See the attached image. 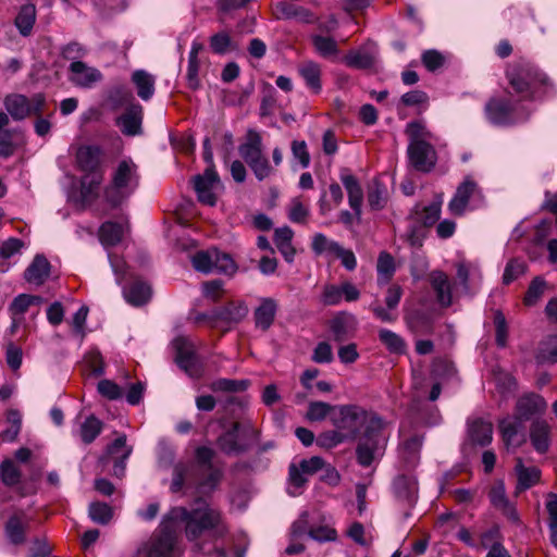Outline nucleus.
<instances>
[{"label": "nucleus", "instance_id": "nucleus-37", "mask_svg": "<svg viewBox=\"0 0 557 557\" xmlns=\"http://www.w3.org/2000/svg\"><path fill=\"white\" fill-rule=\"evenodd\" d=\"M102 181V172L86 173L82 177L81 195L84 201L91 202L97 199Z\"/></svg>", "mask_w": 557, "mask_h": 557}, {"label": "nucleus", "instance_id": "nucleus-4", "mask_svg": "<svg viewBox=\"0 0 557 557\" xmlns=\"http://www.w3.org/2000/svg\"><path fill=\"white\" fill-rule=\"evenodd\" d=\"M139 185L137 165L131 160H122L112 174L111 183L104 188V200L116 208L127 200Z\"/></svg>", "mask_w": 557, "mask_h": 557}, {"label": "nucleus", "instance_id": "nucleus-41", "mask_svg": "<svg viewBox=\"0 0 557 557\" xmlns=\"http://www.w3.org/2000/svg\"><path fill=\"white\" fill-rule=\"evenodd\" d=\"M368 203L372 210H381L387 202V188L377 178H374L368 189Z\"/></svg>", "mask_w": 557, "mask_h": 557}, {"label": "nucleus", "instance_id": "nucleus-22", "mask_svg": "<svg viewBox=\"0 0 557 557\" xmlns=\"http://www.w3.org/2000/svg\"><path fill=\"white\" fill-rule=\"evenodd\" d=\"M298 74L305 81L306 86L315 95L322 90V67L314 61H305L298 65Z\"/></svg>", "mask_w": 557, "mask_h": 557}, {"label": "nucleus", "instance_id": "nucleus-7", "mask_svg": "<svg viewBox=\"0 0 557 557\" xmlns=\"http://www.w3.org/2000/svg\"><path fill=\"white\" fill-rule=\"evenodd\" d=\"M193 267L202 273H224L232 275L236 272L237 265L233 258L216 248H210L196 252L191 257Z\"/></svg>", "mask_w": 557, "mask_h": 557}, {"label": "nucleus", "instance_id": "nucleus-48", "mask_svg": "<svg viewBox=\"0 0 557 557\" xmlns=\"http://www.w3.org/2000/svg\"><path fill=\"white\" fill-rule=\"evenodd\" d=\"M22 472L11 459H4L0 463V479L5 486H15L21 482Z\"/></svg>", "mask_w": 557, "mask_h": 557}, {"label": "nucleus", "instance_id": "nucleus-62", "mask_svg": "<svg viewBox=\"0 0 557 557\" xmlns=\"http://www.w3.org/2000/svg\"><path fill=\"white\" fill-rule=\"evenodd\" d=\"M248 166L251 169L258 181L265 180L273 172V168L271 166L268 158L263 153L259 156L257 159H255L251 162V164H248Z\"/></svg>", "mask_w": 557, "mask_h": 557}, {"label": "nucleus", "instance_id": "nucleus-29", "mask_svg": "<svg viewBox=\"0 0 557 557\" xmlns=\"http://www.w3.org/2000/svg\"><path fill=\"white\" fill-rule=\"evenodd\" d=\"M131 81L134 84L138 97L144 100H150L156 90V77L145 70H136L132 73Z\"/></svg>", "mask_w": 557, "mask_h": 557}, {"label": "nucleus", "instance_id": "nucleus-64", "mask_svg": "<svg viewBox=\"0 0 557 557\" xmlns=\"http://www.w3.org/2000/svg\"><path fill=\"white\" fill-rule=\"evenodd\" d=\"M345 440V435L335 429L321 433L318 436L317 444L323 448H332L343 443Z\"/></svg>", "mask_w": 557, "mask_h": 557}, {"label": "nucleus", "instance_id": "nucleus-56", "mask_svg": "<svg viewBox=\"0 0 557 557\" xmlns=\"http://www.w3.org/2000/svg\"><path fill=\"white\" fill-rule=\"evenodd\" d=\"M537 359L541 362H557V335H550L542 342Z\"/></svg>", "mask_w": 557, "mask_h": 557}, {"label": "nucleus", "instance_id": "nucleus-11", "mask_svg": "<svg viewBox=\"0 0 557 557\" xmlns=\"http://www.w3.org/2000/svg\"><path fill=\"white\" fill-rule=\"evenodd\" d=\"M193 182L198 200L201 203L214 206L216 203L214 190L220 186V178L214 166H208L203 174L196 175Z\"/></svg>", "mask_w": 557, "mask_h": 557}, {"label": "nucleus", "instance_id": "nucleus-13", "mask_svg": "<svg viewBox=\"0 0 557 557\" xmlns=\"http://www.w3.org/2000/svg\"><path fill=\"white\" fill-rule=\"evenodd\" d=\"M102 78L103 75L98 69L85 62H72L69 66V79L77 87L91 88Z\"/></svg>", "mask_w": 557, "mask_h": 557}, {"label": "nucleus", "instance_id": "nucleus-31", "mask_svg": "<svg viewBox=\"0 0 557 557\" xmlns=\"http://www.w3.org/2000/svg\"><path fill=\"white\" fill-rule=\"evenodd\" d=\"M330 329L336 342H343L350 337L356 330V318L349 313H341L332 321Z\"/></svg>", "mask_w": 557, "mask_h": 557}, {"label": "nucleus", "instance_id": "nucleus-3", "mask_svg": "<svg viewBox=\"0 0 557 557\" xmlns=\"http://www.w3.org/2000/svg\"><path fill=\"white\" fill-rule=\"evenodd\" d=\"M405 134L408 136L407 154L409 163L419 172H431L437 162L434 144L437 137L421 121L409 122Z\"/></svg>", "mask_w": 557, "mask_h": 557}, {"label": "nucleus", "instance_id": "nucleus-55", "mask_svg": "<svg viewBox=\"0 0 557 557\" xmlns=\"http://www.w3.org/2000/svg\"><path fill=\"white\" fill-rule=\"evenodd\" d=\"M380 341L393 354H403L406 349L405 341L395 332L383 329L379 332Z\"/></svg>", "mask_w": 557, "mask_h": 557}, {"label": "nucleus", "instance_id": "nucleus-17", "mask_svg": "<svg viewBox=\"0 0 557 557\" xmlns=\"http://www.w3.org/2000/svg\"><path fill=\"white\" fill-rule=\"evenodd\" d=\"M515 108L510 100L502 98L490 99L484 108L487 120L494 125H506L510 122Z\"/></svg>", "mask_w": 557, "mask_h": 557}, {"label": "nucleus", "instance_id": "nucleus-45", "mask_svg": "<svg viewBox=\"0 0 557 557\" xmlns=\"http://www.w3.org/2000/svg\"><path fill=\"white\" fill-rule=\"evenodd\" d=\"M103 428L102 422L94 414L87 417L79 428V437L84 444H91Z\"/></svg>", "mask_w": 557, "mask_h": 557}, {"label": "nucleus", "instance_id": "nucleus-49", "mask_svg": "<svg viewBox=\"0 0 557 557\" xmlns=\"http://www.w3.org/2000/svg\"><path fill=\"white\" fill-rule=\"evenodd\" d=\"M312 45L318 54L322 58L335 57L338 53V46L334 38L321 35L311 36Z\"/></svg>", "mask_w": 557, "mask_h": 557}, {"label": "nucleus", "instance_id": "nucleus-23", "mask_svg": "<svg viewBox=\"0 0 557 557\" xmlns=\"http://www.w3.org/2000/svg\"><path fill=\"white\" fill-rule=\"evenodd\" d=\"M50 263L46 257L37 255L24 273L25 280L33 285H42L50 276Z\"/></svg>", "mask_w": 557, "mask_h": 557}, {"label": "nucleus", "instance_id": "nucleus-26", "mask_svg": "<svg viewBox=\"0 0 557 557\" xmlns=\"http://www.w3.org/2000/svg\"><path fill=\"white\" fill-rule=\"evenodd\" d=\"M490 500L492 505L500 510L508 519L518 521L519 517L515 507L510 504L506 496L505 485L503 482H497L490 491Z\"/></svg>", "mask_w": 557, "mask_h": 557}, {"label": "nucleus", "instance_id": "nucleus-42", "mask_svg": "<svg viewBox=\"0 0 557 557\" xmlns=\"http://www.w3.org/2000/svg\"><path fill=\"white\" fill-rule=\"evenodd\" d=\"M36 21V8L34 4H25L21 8L17 16L15 17V26L21 35L28 36L32 33Z\"/></svg>", "mask_w": 557, "mask_h": 557}, {"label": "nucleus", "instance_id": "nucleus-52", "mask_svg": "<svg viewBox=\"0 0 557 557\" xmlns=\"http://www.w3.org/2000/svg\"><path fill=\"white\" fill-rule=\"evenodd\" d=\"M547 288L546 281L541 277L536 276L534 277L529 287L528 290L523 297V304L528 307H532L539 302V300L543 297L545 290Z\"/></svg>", "mask_w": 557, "mask_h": 557}, {"label": "nucleus", "instance_id": "nucleus-54", "mask_svg": "<svg viewBox=\"0 0 557 557\" xmlns=\"http://www.w3.org/2000/svg\"><path fill=\"white\" fill-rule=\"evenodd\" d=\"M522 420L517 419L516 414L513 418L507 417L499 422V431L507 445L513 443L519 430L522 428Z\"/></svg>", "mask_w": 557, "mask_h": 557}, {"label": "nucleus", "instance_id": "nucleus-40", "mask_svg": "<svg viewBox=\"0 0 557 557\" xmlns=\"http://www.w3.org/2000/svg\"><path fill=\"white\" fill-rule=\"evenodd\" d=\"M4 532L8 540L14 544H23L26 540V523L23 522L22 518L17 515H13L9 518L5 523Z\"/></svg>", "mask_w": 557, "mask_h": 557}, {"label": "nucleus", "instance_id": "nucleus-9", "mask_svg": "<svg viewBox=\"0 0 557 557\" xmlns=\"http://www.w3.org/2000/svg\"><path fill=\"white\" fill-rule=\"evenodd\" d=\"M471 200L482 202L483 195L476 182L471 176H467L458 185L448 203V209L454 215H462Z\"/></svg>", "mask_w": 557, "mask_h": 557}, {"label": "nucleus", "instance_id": "nucleus-6", "mask_svg": "<svg viewBox=\"0 0 557 557\" xmlns=\"http://www.w3.org/2000/svg\"><path fill=\"white\" fill-rule=\"evenodd\" d=\"M375 414L369 413L357 405L335 406V412L331 416V422L346 438H356L362 426H368L369 421Z\"/></svg>", "mask_w": 557, "mask_h": 557}, {"label": "nucleus", "instance_id": "nucleus-34", "mask_svg": "<svg viewBox=\"0 0 557 557\" xmlns=\"http://www.w3.org/2000/svg\"><path fill=\"white\" fill-rule=\"evenodd\" d=\"M293 236L294 232L288 226L276 228L274 232V244L289 263L293 262L296 252L292 245Z\"/></svg>", "mask_w": 557, "mask_h": 557}, {"label": "nucleus", "instance_id": "nucleus-30", "mask_svg": "<svg viewBox=\"0 0 557 557\" xmlns=\"http://www.w3.org/2000/svg\"><path fill=\"white\" fill-rule=\"evenodd\" d=\"M238 152L247 164H251L255 159L263 153L261 135L255 129H249L246 141L238 147Z\"/></svg>", "mask_w": 557, "mask_h": 557}, {"label": "nucleus", "instance_id": "nucleus-1", "mask_svg": "<svg viewBox=\"0 0 557 557\" xmlns=\"http://www.w3.org/2000/svg\"><path fill=\"white\" fill-rule=\"evenodd\" d=\"M166 519L182 522L186 539L206 556H212L215 548H206L200 544L202 536L208 535L211 541H216L224 539L230 533V525L224 512L201 497L196 498L189 508L182 506L172 508Z\"/></svg>", "mask_w": 557, "mask_h": 557}, {"label": "nucleus", "instance_id": "nucleus-61", "mask_svg": "<svg viewBox=\"0 0 557 557\" xmlns=\"http://www.w3.org/2000/svg\"><path fill=\"white\" fill-rule=\"evenodd\" d=\"M422 64L430 72H435L445 64V55L437 50H426L421 55Z\"/></svg>", "mask_w": 557, "mask_h": 557}, {"label": "nucleus", "instance_id": "nucleus-38", "mask_svg": "<svg viewBox=\"0 0 557 557\" xmlns=\"http://www.w3.org/2000/svg\"><path fill=\"white\" fill-rule=\"evenodd\" d=\"M248 314V308L244 302H231L214 314L216 320L233 324L240 322Z\"/></svg>", "mask_w": 557, "mask_h": 557}, {"label": "nucleus", "instance_id": "nucleus-53", "mask_svg": "<svg viewBox=\"0 0 557 557\" xmlns=\"http://www.w3.org/2000/svg\"><path fill=\"white\" fill-rule=\"evenodd\" d=\"M376 270L377 281L383 284L387 283L395 272L394 258L388 252L382 251L377 258Z\"/></svg>", "mask_w": 557, "mask_h": 557}, {"label": "nucleus", "instance_id": "nucleus-14", "mask_svg": "<svg viewBox=\"0 0 557 557\" xmlns=\"http://www.w3.org/2000/svg\"><path fill=\"white\" fill-rule=\"evenodd\" d=\"M339 178L347 191L349 206L355 212L356 218L360 220L363 202V190L361 185L348 168H342L339 170Z\"/></svg>", "mask_w": 557, "mask_h": 557}, {"label": "nucleus", "instance_id": "nucleus-63", "mask_svg": "<svg viewBox=\"0 0 557 557\" xmlns=\"http://www.w3.org/2000/svg\"><path fill=\"white\" fill-rule=\"evenodd\" d=\"M309 537L319 543L334 542L337 540V532L332 527L318 525L310 529Z\"/></svg>", "mask_w": 557, "mask_h": 557}, {"label": "nucleus", "instance_id": "nucleus-25", "mask_svg": "<svg viewBox=\"0 0 557 557\" xmlns=\"http://www.w3.org/2000/svg\"><path fill=\"white\" fill-rule=\"evenodd\" d=\"M530 441L534 449L545 454L550 445V426L545 420H535L530 428Z\"/></svg>", "mask_w": 557, "mask_h": 557}, {"label": "nucleus", "instance_id": "nucleus-57", "mask_svg": "<svg viewBox=\"0 0 557 557\" xmlns=\"http://www.w3.org/2000/svg\"><path fill=\"white\" fill-rule=\"evenodd\" d=\"M88 511L90 519L99 524L109 523L113 516L112 508L100 502L90 504Z\"/></svg>", "mask_w": 557, "mask_h": 557}, {"label": "nucleus", "instance_id": "nucleus-21", "mask_svg": "<svg viewBox=\"0 0 557 557\" xmlns=\"http://www.w3.org/2000/svg\"><path fill=\"white\" fill-rule=\"evenodd\" d=\"M430 283L436 295V300L442 307H449L453 302L451 283L442 271H433L430 274Z\"/></svg>", "mask_w": 557, "mask_h": 557}, {"label": "nucleus", "instance_id": "nucleus-36", "mask_svg": "<svg viewBox=\"0 0 557 557\" xmlns=\"http://www.w3.org/2000/svg\"><path fill=\"white\" fill-rule=\"evenodd\" d=\"M405 319L408 327L417 334H429L433 331L431 315L422 310H412Z\"/></svg>", "mask_w": 557, "mask_h": 557}, {"label": "nucleus", "instance_id": "nucleus-16", "mask_svg": "<svg viewBox=\"0 0 557 557\" xmlns=\"http://www.w3.org/2000/svg\"><path fill=\"white\" fill-rule=\"evenodd\" d=\"M547 408L546 400L539 394L529 393L521 396L516 404L517 419L527 421L535 414H542Z\"/></svg>", "mask_w": 557, "mask_h": 557}, {"label": "nucleus", "instance_id": "nucleus-15", "mask_svg": "<svg viewBox=\"0 0 557 557\" xmlns=\"http://www.w3.org/2000/svg\"><path fill=\"white\" fill-rule=\"evenodd\" d=\"M143 117V107L139 103H131L115 123L124 135L136 136L141 134Z\"/></svg>", "mask_w": 557, "mask_h": 557}, {"label": "nucleus", "instance_id": "nucleus-28", "mask_svg": "<svg viewBox=\"0 0 557 557\" xmlns=\"http://www.w3.org/2000/svg\"><path fill=\"white\" fill-rule=\"evenodd\" d=\"M127 228H128L127 223L122 224V223H116V222H112V221L104 222L100 226L99 232H98L100 243L104 247H113V246L119 245L122 242L123 236H124L125 232L127 231Z\"/></svg>", "mask_w": 557, "mask_h": 557}, {"label": "nucleus", "instance_id": "nucleus-19", "mask_svg": "<svg viewBox=\"0 0 557 557\" xmlns=\"http://www.w3.org/2000/svg\"><path fill=\"white\" fill-rule=\"evenodd\" d=\"M133 451L132 446L126 444V435L122 434L107 447V455L114 459V474L123 475L125 463Z\"/></svg>", "mask_w": 557, "mask_h": 557}, {"label": "nucleus", "instance_id": "nucleus-12", "mask_svg": "<svg viewBox=\"0 0 557 557\" xmlns=\"http://www.w3.org/2000/svg\"><path fill=\"white\" fill-rule=\"evenodd\" d=\"M173 345L176 349V363L191 377H200L202 374V368L191 350L188 342L184 337H177L174 339Z\"/></svg>", "mask_w": 557, "mask_h": 557}, {"label": "nucleus", "instance_id": "nucleus-43", "mask_svg": "<svg viewBox=\"0 0 557 557\" xmlns=\"http://www.w3.org/2000/svg\"><path fill=\"white\" fill-rule=\"evenodd\" d=\"M107 102L111 110L117 111L123 106L134 102V97L131 90L124 86H115L109 90Z\"/></svg>", "mask_w": 557, "mask_h": 557}, {"label": "nucleus", "instance_id": "nucleus-60", "mask_svg": "<svg viewBox=\"0 0 557 557\" xmlns=\"http://www.w3.org/2000/svg\"><path fill=\"white\" fill-rule=\"evenodd\" d=\"M87 48L77 41L69 42L61 48V57L71 61V63L82 62L81 59L87 55Z\"/></svg>", "mask_w": 557, "mask_h": 557}, {"label": "nucleus", "instance_id": "nucleus-47", "mask_svg": "<svg viewBox=\"0 0 557 557\" xmlns=\"http://www.w3.org/2000/svg\"><path fill=\"white\" fill-rule=\"evenodd\" d=\"M516 471L522 490L530 488L540 481L541 471L536 467H524L521 459H518Z\"/></svg>", "mask_w": 557, "mask_h": 557}, {"label": "nucleus", "instance_id": "nucleus-27", "mask_svg": "<svg viewBox=\"0 0 557 557\" xmlns=\"http://www.w3.org/2000/svg\"><path fill=\"white\" fill-rule=\"evenodd\" d=\"M239 428V422H234L227 431L218 437L216 445L221 451L226 455H237L245 451L246 447L238 441Z\"/></svg>", "mask_w": 557, "mask_h": 557}, {"label": "nucleus", "instance_id": "nucleus-59", "mask_svg": "<svg viewBox=\"0 0 557 557\" xmlns=\"http://www.w3.org/2000/svg\"><path fill=\"white\" fill-rule=\"evenodd\" d=\"M190 469H191V465L188 462H177L174 466L173 479H172V483L170 486V490L172 493H177L183 488V486L185 484V479H186L187 474L189 473Z\"/></svg>", "mask_w": 557, "mask_h": 557}, {"label": "nucleus", "instance_id": "nucleus-2", "mask_svg": "<svg viewBox=\"0 0 557 557\" xmlns=\"http://www.w3.org/2000/svg\"><path fill=\"white\" fill-rule=\"evenodd\" d=\"M506 75L510 87L522 100H542L556 95L549 77L527 60L509 65Z\"/></svg>", "mask_w": 557, "mask_h": 557}, {"label": "nucleus", "instance_id": "nucleus-46", "mask_svg": "<svg viewBox=\"0 0 557 557\" xmlns=\"http://www.w3.org/2000/svg\"><path fill=\"white\" fill-rule=\"evenodd\" d=\"M344 63L352 69L368 70L373 66L374 57L368 51L352 50L344 57Z\"/></svg>", "mask_w": 557, "mask_h": 557}, {"label": "nucleus", "instance_id": "nucleus-8", "mask_svg": "<svg viewBox=\"0 0 557 557\" xmlns=\"http://www.w3.org/2000/svg\"><path fill=\"white\" fill-rule=\"evenodd\" d=\"M3 103L12 119L21 121L30 114L40 116L46 106V97L41 92L33 95L32 98L21 94H11L4 98Z\"/></svg>", "mask_w": 557, "mask_h": 557}, {"label": "nucleus", "instance_id": "nucleus-50", "mask_svg": "<svg viewBox=\"0 0 557 557\" xmlns=\"http://www.w3.org/2000/svg\"><path fill=\"white\" fill-rule=\"evenodd\" d=\"M341 245L327 238L322 233H317L312 237L311 249L315 255H336Z\"/></svg>", "mask_w": 557, "mask_h": 557}, {"label": "nucleus", "instance_id": "nucleus-24", "mask_svg": "<svg viewBox=\"0 0 557 557\" xmlns=\"http://www.w3.org/2000/svg\"><path fill=\"white\" fill-rule=\"evenodd\" d=\"M277 311V302L273 298H262L253 312L256 327L267 331L273 324Z\"/></svg>", "mask_w": 557, "mask_h": 557}, {"label": "nucleus", "instance_id": "nucleus-35", "mask_svg": "<svg viewBox=\"0 0 557 557\" xmlns=\"http://www.w3.org/2000/svg\"><path fill=\"white\" fill-rule=\"evenodd\" d=\"M124 298L133 306H141L148 302L151 297V288L148 284L135 281L123 290Z\"/></svg>", "mask_w": 557, "mask_h": 557}, {"label": "nucleus", "instance_id": "nucleus-32", "mask_svg": "<svg viewBox=\"0 0 557 557\" xmlns=\"http://www.w3.org/2000/svg\"><path fill=\"white\" fill-rule=\"evenodd\" d=\"M101 150L95 146L79 147L76 152V161L79 169L86 173L99 172Z\"/></svg>", "mask_w": 557, "mask_h": 557}, {"label": "nucleus", "instance_id": "nucleus-39", "mask_svg": "<svg viewBox=\"0 0 557 557\" xmlns=\"http://www.w3.org/2000/svg\"><path fill=\"white\" fill-rule=\"evenodd\" d=\"M468 432L473 443L485 446L492 441L493 426L492 423L478 419L469 424Z\"/></svg>", "mask_w": 557, "mask_h": 557}, {"label": "nucleus", "instance_id": "nucleus-33", "mask_svg": "<svg viewBox=\"0 0 557 557\" xmlns=\"http://www.w3.org/2000/svg\"><path fill=\"white\" fill-rule=\"evenodd\" d=\"M394 490L398 498L412 504L418 492V482L414 476L401 474L394 480Z\"/></svg>", "mask_w": 557, "mask_h": 557}, {"label": "nucleus", "instance_id": "nucleus-58", "mask_svg": "<svg viewBox=\"0 0 557 557\" xmlns=\"http://www.w3.org/2000/svg\"><path fill=\"white\" fill-rule=\"evenodd\" d=\"M527 271V263L520 259H511L504 271L503 282L508 285L522 276Z\"/></svg>", "mask_w": 557, "mask_h": 557}, {"label": "nucleus", "instance_id": "nucleus-10", "mask_svg": "<svg viewBox=\"0 0 557 557\" xmlns=\"http://www.w3.org/2000/svg\"><path fill=\"white\" fill-rule=\"evenodd\" d=\"M147 557H178L176 536L164 525L162 531L154 535L145 547Z\"/></svg>", "mask_w": 557, "mask_h": 557}, {"label": "nucleus", "instance_id": "nucleus-18", "mask_svg": "<svg viewBox=\"0 0 557 557\" xmlns=\"http://www.w3.org/2000/svg\"><path fill=\"white\" fill-rule=\"evenodd\" d=\"M401 295V288L397 285H393L387 289L385 297V304L387 308H383L377 302H373L370 305V309L373 314L382 322H394L397 317L395 313H393V310H395L399 305Z\"/></svg>", "mask_w": 557, "mask_h": 557}, {"label": "nucleus", "instance_id": "nucleus-5", "mask_svg": "<svg viewBox=\"0 0 557 557\" xmlns=\"http://www.w3.org/2000/svg\"><path fill=\"white\" fill-rule=\"evenodd\" d=\"M384 421L380 417H372L357 448V461L362 467H370L384 449L386 437L383 434Z\"/></svg>", "mask_w": 557, "mask_h": 557}, {"label": "nucleus", "instance_id": "nucleus-51", "mask_svg": "<svg viewBox=\"0 0 557 557\" xmlns=\"http://www.w3.org/2000/svg\"><path fill=\"white\" fill-rule=\"evenodd\" d=\"M335 412V406L324 401H310L306 412V419L311 422H319Z\"/></svg>", "mask_w": 557, "mask_h": 557}, {"label": "nucleus", "instance_id": "nucleus-44", "mask_svg": "<svg viewBox=\"0 0 557 557\" xmlns=\"http://www.w3.org/2000/svg\"><path fill=\"white\" fill-rule=\"evenodd\" d=\"M209 46L213 53L224 55L236 49V46L228 32L222 30L209 38Z\"/></svg>", "mask_w": 557, "mask_h": 557}, {"label": "nucleus", "instance_id": "nucleus-20", "mask_svg": "<svg viewBox=\"0 0 557 557\" xmlns=\"http://www.w3.org/2000/svg\"><path fill=\"white\" fill-rule=\"evenodd\" d=\"M273 11L277 20H296L301 23L313 22V14L309 10L286 1L276 2Z\"/></svg>", "mask_w": 557, "mask_h": 557}]
</instances>
